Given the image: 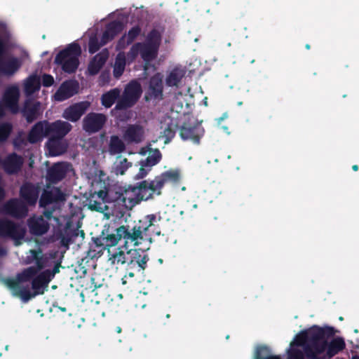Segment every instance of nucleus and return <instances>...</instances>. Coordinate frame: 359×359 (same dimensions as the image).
I'll use <instances>...</instances> for the list:
<instances>
[{"label": "nucleus", "mask_w": 359, "mask_h": 359, "mask_svg": "<svg viewBox=\"0 0 359 359\" xmlns=\"http://www.w3.org/2000/svg\"><path fill=\"white\" fill-rule=\"evenodd\" d=\"M156 222L155 214L147 215L133 226L121 225L111 233H105L103 231L100 236L93 237L92 241L95 247L99 248L98 253H102L104 250L116 245L121 239L124 240L126 245L131 243L134 246H139L143 243H147L148 245L150 242L151 229H153L155 235H161L159 230L155 231Z\"/></svg>", "instance_id": "obj_1"}, {"label": "nucleus", "mask_w": 359, "mask_h": 359, "mask_svg": "<svg viewBox=\"0 0 359 359\" xmlns=\"http://www.w3.org/2000/svg\"><path fill=\"white\" fill-rule=\"evenodd\" d=\"M180 172L177 170H170L156 176L154 180L149 182L144 180L128 189L126 197H130V208L138 204L142 201H147L152 198L154 193L161 194V189L168 182H177L180 180Z\"/></svg>", "instance_id": "obj_2"}, {"label": "nucleus", "mask_w": 359, "mask_h": 359, "mask_svg": "<svg viewBox=\"0 0 359 359\" xmlns=\"http://www.w3.org/2000/svg\"><path fill=\"white\" fill-rule=\"evenodd\" d=\"M336 330L333 327L313 325L310 328L299 332L294 339L291 341L290 347L294 346L303 348L307 359H317L316 347L318 341L324 337H334Z\"/></svg>", "instance_id": "obj_3"}, {"label": "nucleus", "mask_w": 359, "mask_h": 359, "mask_svg": "<svg viewBox=\"0 0 359 359\" xmlns=\"http://www.w3.org/2000/svg\"><path fill=\"white\" fill-rule=\"evenodd\" d=\"M162 41V33L154 28L149 31L142 42L134 43L128 53V57L135 60L140 55L145 66L155 60L158 55Z\"/></svg>", "instance_id": "obj_4"}, {"label": "nucleus", "mask_w": 359, "mask_h": 359, "mask_svg": "<svg viewBox=\"0 0 359 359\" xmlns=\"http://www.w3.org/2000/svg\"><path fill=\"white\" fill-rule=\"evenodd\" d=\"M32 259L28 257V263L35 261L36 266H31L18 273L15 278H7L5 283L8 287L16 288L19 282H29V279L46 266L48 259L41 250H31Z\"/></svg>", "instance_id": "obj_5"}, {"label": "nucleus", "mask_w": 359, "mask_h": 359, "mask_svg": "<svg viewBox=\"0 0 359 359\" xmlns=\"http://www.w3.org/2000/svg\"><path fill=\"white\" fill-rule=\"evenodd\" d=\"M31 281L32 289L33 292H31L28 287H22L21 283L19 282L18 286L16 288L8 287L13 291L14 296L19 297L24 302H27L32 298L37 296L42 295L48 290V284L50 282V279L41 271L29 279Z\"/></svg>", "instance_id": "obj_6"}, {"label": "nucleus", "mask_w": 359, "mask_h": 359, "mask_svg": "<svg viewBox=\"0 0 359 359\" xmlns=\"http://www.w3.org/2000/svg\"><path fill=\"white\" fill-rule=\"evenodd\" d=\"M81 54V48L78 43L74 42L60 50L55 56L54 62L60 66L65 73L76 72L79 65V57Z\"/></svg>", "instance_id": "obj_7"}, {"label": "nucleus", "mask_w": 359, "mask_h": 359, "mask_svg": "<svg viewBox=\"0 0 359 359\" xmlns=\"http://www.w3.org/2000/svg\"><path fill=\"white\" fill-rule=\"evenodd\" d=\"M331 337H324L318 341L316 347L317 359H330L346 348V344L342 337L334 338L328 342V339Z\"/></svg>", "instance_id": "obj_8"}, {"label": "nucleus", "mask_w": 359, "mask_h": 359, "mask_svg": "<svg viewBox=\"0 0 359 359\" xmlns=\"http://www.w3.org/2000/svg\"><path fill=\"white\" fill-rule=\"evenodd\" d=\"M142 93L140 83L137 81H130L125 88L123 93L113 110H126L133 107Z\"/></svg>", "instance_id": "obj_9"}, {"label": "nucleus", "mask_w": 359, "mask_h": 359, "mask_svg": "<svg viewBox=\"0 0 359 359\" xmlns=\"http://www.w3.org/2000/svg\"><path fill=\"white\" fill-rule=\"evenodd\" d=\"M152 242L151 234L150 233V242L149 245L147 243H143L142 248L130 249L129 250V259L128 258V263L126 266V269H131L136 271L144 272L147 267V262L149 260V257L146 252L150 248V245Z\"/></svg>", "instance_id": "obj_10"}, {"label": "nucleus", "mask_w": 359, "mask_h": 359, "mask_svg": "<svg viewBox=\"0 0 359 359\" xmlns=\"http://www.w3.org/2000/svg\"><path fill=\"white\" fill-rule=\"evenodd\" d=\"M6 51L5 41L0 37V74L11 77L22 67V61L15 56L3 57Z\"/></svg>", "instance_id": "obj_11"}, {"label": "nucleus", "mask_w": 359, "mask_h": 359, "mask_svg": "<svg viewBox=\"0 0 359 359\" xmlns=\"http://www.w3.org/2000/svg\"><path fill=\"white\" fill-rule=\"evenodd\" d=\"M26 233L25 228L6 218L0 219V238H11L16 243L23 239Z\"/></svg>", "instance_id": "obj_12"}, {"label": "nucleus", "mask_w": 359, "mask_h": 359, "mask_svg": "<svg viewBox=\"0 0 359 359\" xmlns=\"http://www.w3.org/2000/svg\"><path fill=\"white\" fill-rule=\"evenodd\" d=\"M107 121L105 114L90 112L83 119L82 128L89 134L95 133L102 129Z\"/></svg>", "instance_id": "obj_13"}, {"label": "nucleus", "mask_w": 359, "mask_h": 359, "mask_svg": "<svg viewBox=\"0 0 359 359\" xmlns=\"http://www.w3.org/2000/svg\"><path fill=\"white\" fill-rule=\"evenodd\" d=\"M163 98V76L160 73L151 76L148 82V88L144 95V100H161Z\"/></svg>", "instance_id": "obj_14"}, {"label": "nucleus", "mask_w": 359, "mask_h": 359, "mask_svg": "<svg viewBox=\"0 0 359 359\" xmlns=\"http://www.w3.org/2000/svg\"><path fill=\"white\" fill-rule=\"evenodd\" d=\"M41 187L30 182H24L20 189V197L27 205H34L39 198Z\"/></svg>", "instance_id": "obj_15"}, {"label": "nucleus", "mask_w": 359, "mask_h": 359, "mask_svg": "<svg viewBox=\"0 0 359 359\" xmlns=\"http://www.w3.org/2000/svg\"><path fill=\"white\" fill-rule=\"evenodd\" d=\"M162 158V154L159 149H151L149 151V155L145 160L140 161V165L139 172L136 175L137 179H143L145 177L149 172L151 170V168L158 164Z\"/></svg>", "instance_id": "obj_16"}, {"label": "nucleus", "mask_w": 359, "mask_h": 359, "mask_svg": "<svg viewBox=\"0 0 359 359\" xmlns=\"http://www.w3.org/2000/svg\"><path fill=\"white\" fill-rule=\"evenodd\" d=\"M72 129V126L67 121L57 120L49 123L46 121V133L50 137L64 139Z\"/></svg>", "instance_id": "obj_17"}, {"label": "nucleus", "mask_w": 359, "mask_h": 359, "mask_svg": "<svg viewBox=\"0 0 359 359\" xmlns=\"http://www.w3.org/2000/svg\"><path fill=\"white\" fill-rule=\"evenodd\" d=\"M203 135L204 129L198 124L191 126L184 123L180 130V135L183 140H189L196 144L200 143L201 138Z\"/></svg>", "instance_id": "obj_18"}, {"label": "nucleus", "mask_w": 359, "mask_h": 359, "mask_svg": "<svg viewBox=\"0 0 359 359\" xmlns=\"http://www.w3.org/2000/svg\"><path fill=\"white\" fill-rule=\"evenodd\" d=\"M90 104L88 101L73 104L64 110L62 117L67 121L76 122L86 112Z\"/></svg>", "instance_id": "obj_19"}, {"label": "nucleus", "mask_w": 359, "mask_h": 359, "mask_svg": "<svg viewBox=\"0 0 359 359\" xmlns=\"http://www.w3.org/2000/svg\"><path fill=\"white\" fill-rule=\"evenodd\" d=\"M23 163L22 157L15 152L9 154L3 161L1 160V165L4 172L8 175L18 173L23 165Z\"/></svg>", "instance_id": "obj_20"}, {"label": "nucleus", "mask_w": 359, "mask_h": 359, "mask_svg": "<svg viewBox=\"0 0 359 359\" xmlns=\"http://www.w3.org/2000/svg\"><path fill=\"white\" fill-rule=\"evenodd\" d=\"M4 211L13 217L20 219L27 215L28 209L24 201L13 198L4 204Z\"/></svg>", "instance_id": "obj_21"}, {"label": "nucleus", "mask_w": 359, "mask_h": 359, "mask_svg": "<svg viewBox=\"0 0 359 359\" xmlns=\"http://www.w3.org/2000/svg\"><path fill=\"white\" fill-rule=\"evenodd\" d=\"M27 226L31 234L36 236H43L50 229L49 222L43 216L33 215L27 219Z\"/></svg>", "instance_id": "obj_22"}, {"label": "nucleus", "mask_w": 359, "mask_h": 359, "mask_svg": "<svg viewBox=\"0 0 359 359\" xmlns=\"http://www.w3.org/2000/svg\"><path fill=\"white\" fill-rule=\"evenodd\" d=\"M79 83L74 80H68L64 81L54 95L55 100L57 101L66 100L78 93Z\"/></svg>", "instance_id": "obj_23"}, {"label": "nucleus", "mask_w": 359, "mask_h": 359, "mask_svg": "<svg viewBox=\"0 0 359 359\" xmlns=\"http://www.w3.org/2000/svg\"><path fill=\"white\" fill-rule=\"evenodd\" d=\"M65 201V194L58 187L50 190L44 189L39 198V206L46 208L47 205L57 202Z\"/></svg>", "instance_id": "obj_24"}, {"label": "nucleus", "mask_w": 359, "mask_h": 359, "mask_svg": "<svg viewBox=\"0 0 359 359\" xmlns=\"http://www.w3.org/2000/svg\"><path fill=\"white\" fill-rule=\"evenodd\" d=\"M67 173V165L65 163H57L47 170L46 179L49 184H55L62 181Z\"/></svg>", "instance_id": "obj_25"}, {"label": "nucleus", "mask_w": 359, "mask_h": 359, "mask_svg": "<svg viewBox=\"0 0 359 359\" xmlns=\"http://www.w3.org/2000/svg\"><path fill=\"white\" fill-rule=\"evenodd\" d=\"M19 95V90L15 86L8 88L4 94V107L13 114H16L20 111L18 105Z\"/></svg>", "instance_id": "obj_26"}, {"label": "nucleus", "mask_w": 359, "mask_h": 359, "mask_svg": "<svg viewBox=\"0 0 359 359\" xmlns=\"http://www.w3.org/2000/svg\"><path fill=\"white\" fill-rule=\"evenodd\" d=\"M144 130L139 124H130L123 134L124 140L128 144H139L144 140Z\"/></svg>", "instance_id": "obj_27"}, {"label": "nucleus", "mask_w": 359, "mask_h": 359, "mask_svg": "<svg viewBox=\"0 0 359 359\" xmlns=\"http://www.w3.org/2000/svg\"><path fill=\"white\" fill-rule=\"evenodd\" d=\"M40 102H34L31 100H26L21 110L22 116L25 118L27 123H32L38 118L40 115Z\"/></svg>", "instance_id": "obj_28"}, {"label": "nucleus", "mask_w": 359, "mask_h": 359, "mask_svg": "<svg viewBox=\"0 0 359 359\" xmlns=\"http://www.w3.org/2000/svg\"><path fill=\"white\" fill-rule=\"evenodd\" d=\"M46 133V121H39L35 123L27 135V140L31 144L41 142L43 137H48Z\"/></svg>", "instance_id": "obj_29"}, {"label": "nucleus", "mask_w": 359, "mask_h": 359, "mask_svg": "<svg viewBox=\"0 0 359 359\" xmlns=\"http://www.w3.org/2000/svg\"><path fill=\"white\" fill-rule=\"evenodd\" d=\"M108 192H111V195H108L107 203H122L126 208H130L129 202L130 197H126L128 189L122 190L121 187H109Z\"/></svg>", "instance_id": "obj_30"}, {"label": "nucleus", "mask_w": 359, "mask_h": 359, "mask_svg": "<svg viewBox=\"0 0 359 359\" xmlns=\"http://www.w3.org/2000/svg\"><path fill=\"white\" fill-rule=\"evenodd\" d=\"M48 153L51 156L63 154L67 149V144L62 138L50 137L46 144Z\"/></svg>", "instance_id": "obj_31"}, {"label": "nucleus", "mask_w": 359, "mask_h": 359, "mask_svg": "<svg viewBox=\"0 0 359 359\" xmlns=\"http://www.w3.org/2000/svg\"><path fill=\"white\" fill-rule=\"evenodd\" d=\"M109 57V52L107 49L95 55L90 62L88 71L90 75H96L104 65Z\"/></svg>", "instance_id": "obj_32"}, {"label": "nucleus", "mask_w": 359, "mask_h": 359, "mask_svg": "<svg viewBox=\"0 0 359 359\" xmlns=\"http://www.w3.org/2000/svg\"><path fill=\"white\" fill-rule=\"evenodd\" d=\"M142 32V28L139 25H135L130 28L127 34H124L117 41L116 48L122 50L131 44Z\"/></svg>", "instance_id": "obj_33"}, {"label": "nucleus", "mask_w": 359, "mask_h": 359, "mask_svg": "<svg viewBox=\"0 0 359 359\" xmlns=\"http://www.w3.org/2000/svg\"><path fill=\"white\" fill-rule=\"evenodd\" d=\"M121 97V90L113 88L104 93L101 97V103L106 108H110Z\"/></svg>", "instance_id": "obj_34"}, {"label": "nucleus", "mask_w": 359, "mask_h": 359, "mask_svg": "<svg viewBox=\"0 0 359 359\" xmlns=\"http://www.w3.org/2000/svg\"><path fill=\"white\" fill-rule=\"evenodd\" d=\"M184 71L179 68H174L167 76L165 83L169 87H177L184 76Z\"/></svg>", "instance_id": "obj_35"}, {"label": "nucleus", "mask_w": 359, "mask_h": 359, "mask_svg": "<svg viewBox=\"0 0 359 359\" xmlns=\"http://www.w3.org/2000/svg\"><path fill=\"white\" fill-rule=\"evenodd\" d=\"M126 145L118 135H111L109 143V152L111 155H116L123 152Z\"/></svg>", "instance_id": "obj_36"}, {"label": "nucleus", "mask_w": 359, "mask_h": 359, "mask_svg": "<svg viewBox=\"0 0 359 359\" xmlns=\"http://www.w3.org/2000/svg\"><path fill=\"white\" fill-rule=\"evenodd\" d=\"M254 359H281L280 355H273L271 348L266 345L256 347Z\"/></svg>", "instance_id": "obj_37"}, {"label": "nucleus", "mask_w": 359, "mask_h": 359, "mask_svg": "<svg viewBox=\"0 0 359 359\" xmlns=\"http://www.w3.org/2000/svg\"><path fill=\"white\" fill-rule=\"evenodd\" d=\"M41 86L40 78L36 75H30L25 81V90L28 94L34 93L39 90Z\"/></svg>", "instance_id": "obj_38"}, {"label": "nucleus", "mask_w": 359, "mask_h": 359, "mask_svg": "<svg viewBox=\"0 0 359 359\" xmlns=\"http://www.w3.org/2000/svg\"><path fill=\"white\" fill-rule=\"evenodd\" d=\"M78 236V233L76 230H67L65 232L60 231L57 233V237L60 240V245L62 247L69 249V245L72 243V238Z\"/></svg>", "instance_id": "obj_39"}, {"label": "nucleus", "mask_w": 359, "mask_h": 359, "mask_svg": "<svg viewBox=\"0 0 359 359\" xmlns=\"http://www.w3.org/2000/svg\"><path fill=\"white\" fill-rule=\"evenodd\" d=\"M126 67V57L123 53H118L115 59L113 74L115 78H119Z\"/></svg>", "instance_id": "obj_40"}, {"label": "nucleus", "mask_w": 359, "mask_h": 359, "mask_svg": "<svg viewBox=\"0 0 359 359\" xmlns=\"http://www.w3.org/2000/svg\"><path fill=\"white\" fill-rule=\"evenodd\" d=\"M123 24L119 20H114L106 25L105 30L111 35V37L115 38L123 30Z\"/></svg>", "instance_id": "obj_41"}, {"label": "nucleus", "mask_w": 359, "mask_h": 359, "mask_svg": "<svg viewBox=\"0 0 359 359\" xmlns=\"http://www.w3.org/2000/svg\"><path fill=\"white\" fill-rule=\"evenodd\" d=\"M129 256V250L126 253H124L123 251H119L118 252H115L112 255V256L109 258L110 260H111L113 264H126L127 265L128 263V257Z\"/></svg>", "instance_id": "obj_42"}, {"label": "nucleus", "mask_w": 359, "mask_h": 359, "mask_svg": "<svg viewBox=\"0 0 359 359\" xmlns=\"http://www.w3.org/2000/svg\"><path fill=\"white\" fill-rule=\"evenodd\" d=\"M131 166V163L128 162L126 158H123L118 163L115 164L114 172L116 175H123L126 171Z\"/></svg>", "instance_id": "obj_43"}, {"label": "nucleus", "mask_w": 359, "mask_h": 359, "mask_svg": "<svg viewBox=\"0 0 359 359\" xmlns=\"http://www.w3.org/2000/svg\"><path fill=\"white\" fill-rule=\"evenodd\" d=\"M13 130L10 123H4L0 125V143L7 140Z\"/></svg>", "instance_id": "obj_44"}, {"label": "nucleus", "mask_w": 359, "mask_h": 359, "mask_svg": "<svg viewBox=\"0 0 359 359\" xmlns=\"http://www.w3.org/2000/svg\"><path fill=\"white\" fill-rule=\"evenodd\" d=\"M103 46L97 36H91L88 41V51L90 54H94Z\"/></svg>", "instance_id": "obj_45"}, {"label": "nucleus", "mask_w": 359, "mask_h": 359, "mask_svg": "<svg viewBox=\"0 0 359 359\" xmlns=\"http://www.w3.org/2000/svg\"><path fill=\"white\" fill-rule=\"evenodd\" d=\"M103 201H97L94 199V196H92L89 199L88 208L91 210H95L99 212H103L106 208V205Z\"/></svg>", "instance_id": "obj_46"}, {"label": "nucleus", "mask_w": 359, "mask_h": 359, "mask_svg": "<svg viewBox=\"0 0 359 359\" xmlns=\"http://www.w3.org/2000/svg\"><path fill=\"white\" fill-rule=\"evenodd\" d=\"M287 359H305L304 350L302 351L294 347H290L287 351Z\"/></svg>", "instance_id": "obj_47"}, {"label": "nucleus", "mask_w": 359, "mask_h": 359, "mask_svg": "<svg viewBox=\"0 0 359 359\" xmlns=\"http://www.w3.org/2000/svg\"><path fill=\"white\" fill-rule=\"evenodd\" d=\"M176 125L173 123L168 124L167 127L163 130L164 136L166 138L165 143L170 142L175 135Z\"/></svg>", "instance_id": "obj_48"}, {"label": "nucleus", "mask_w": 359, "mask_h": 359, "mask_svg": "<svg viewBox=\"0 0 359 359\" xmlns=\"http://www.w3.org/2000/svg\"><path fill=\"white\" fill-rule=\"evenodd\" d=\"M60 264L57 263V264H55L54 266V267L52 270L46 269V270L43 271V272L51 281V280L54 278L55 275L60 272Z\"/></svg>", "instance_id": "obj_49"}, {"label": "nucleus", "mask_w": 359, "mask_h": 359, "mask_svg": "<svg viewBox=\"0 0 359 359\" xmlns=\"http://www.w3.org/2000/svg\"><path fill=\"white\" fill-rule=\"evenodd\" d=\"M54 83V79L50 74H44L42 76V85L45 87H50Z\"/></svg>", "instance_id": "obj_50"}, {"label": "nucleus", "mask_w": 359, "mask_h": 359, "mask_svg": "<svg viewBox=\"0 0 359 359\" xmlns=\"http://www.w3.org/2000/svg\"><path fill=\"white\" fill-rule=\"evenodd\" d=\"M111 192H108V189L100 190L97 193V196L103 202H107L108 195H111Z\"/></svg>", "instance_id": "obj_51"}, {"label": "nucleus", "mask_w": 359, "mask_h": 359, "mask_svg": "<svg viewBox=\"0 0 359 359\" xmlns=\"http://www.w3.org/2000/svg\"><path fill=\"white\" fill-rule=\"evenodd\" d=\"M114 39V37H111V35L107 32V31L104 30V32L102 33L100 41L104 46L108 42L112 41Z\"/></svg>", "instance_id": "obj_52"}, {"label": "nucleus", "mask_w": 359, "mask_h": 359, "mask_svg": "<svg viewBox=\"0 0 359 359\" xmlns=\"http://www.w3.org/2000/svg\"><path fill=\"white\" fill-rule=\"evenodd\" d=\"M53 214V210H44L43 212V218L47 220L48 222L52 219Z\"/></svg>", "instance_id": "obj_53"}, {"label": "nucleus", "mask_w": 359, "mask_h": 359, "mask_svg": "<svg viewBox=\"0 0 359 359\" xmlns=\"http://www.w3.org/2000/svg\"><path fill=\"white\" fill-rule=\"evenodd\" d=\"M126 274L125 275L124 278H126L127 276L133 278L137 273H143V272L136 271L131 269H126Z\"/></svg>", "instance_id": "obj_54"}, {"label": "nucleus", "mask_w": 359, "mask_h": 359, "mask_svg": "<svg viewBox=\"0 0 359 359\" xmlns=\"http://www.w3.org/2000/svg\"><path fill=\"white\" fill-rule=\"evenodd\" d=\"M5 115L4 109L2 105L0 104V118Z\"/></svg>", "instance_id": "obj_55"}, {"label": "nucleus", "mask_w": 359, "mask_h": 359, "mask_svg": "<svg viewBox=\"0 0 359 359\" xmlns=\"http://www.w3.org/2000/svg\"><path fill=\"white\" fill-rule=\"evenodd\" d=\"M6 254V251L3 248L0 247V256H3Z\"/></svg>", "instance_id": "obj_56"}, {"label": "nucleus", "mask_w": 359, "mask_h": 359, "mask_svg": "<svg viewBox=\"0 0 359 359\" xmlns=\"http://www.w3.org/2000/svg\"><path fill=\"white\" fill-rule=\"evenodd\" d=\"M358 168H358V165H353L352 166V169H353V170H354V171H358Z\"/></svg>", "instance_id": "obj_57"}, {"label": "nucleus", "mask_w": 359, "mask_h": 359, "mask_svg": "<svg viewBox=\"0 0 359 359\" xmlns=\"http://www.w3.org/2000/svg\"><path fill=\"white\" fill-rule=\"evenodd\" d=\"M77 233H78V234H79V232H77ZM79 233H80V236H81V237L84 238L85 233H84V231H83V230L80 231H79Z\"/></svg>", "instance_id": "obj_58"}, {"label": "nucleus", "mask_w": 359, "mask_h": 359, "mask_svg": "<svg viewBox=\"0 0 359 359\" xmlns=\"http://www.w3.org/2000/svg\"><path fill=\"white\" fill-rule=\"evenodd\" d=\"M91 251H92V245H90V250H89V252H88V253H89V255H90V256H92V257H95V254L91 255V254H90Z\"/></svg>", "instance_id": "obj_59"}, {"label": "nucleus", "mask_w": 359, "mask_h": 359, "mask_svg": "<svg viewBox=\"0 0 359 359\" xmlns=\"http://www.w3.org/2000/svg\"><path fill=\"white\" fill-rule=\"evenodd\" d=\"M351 359H359V355H353Z\"/></svg>", "instance_id": "obj_60"}, {"label": "nucleus", "mask_w": 359, "mask_h": 359, "mask_svg": "<svg viewBox=\"0 0 359 359\" xmlns=\"http://www.w3.org/2000/svg\"><path fill=\"white\" fill-rule=\"evenodd\" d=\"M305 47H306V49H308V50H309V49H310V48H311V46H310V45H309V44H306Z\"/></svg>", "instance_id": "obj_61"}, {"label": "nucleus", "mask_w": 359, "mask_h": 359, "mask_svg": "<svg viewBox=\"0 0 359 359\" xmlns=\"http://www.w3.org/2000/svg\"><path fill=\"white\" fill-rule=\"evenodd\" d=\"M122 283L123 284H126V281L124 280V278H122Z\"/></svg>", "instance_id": "obj_62"}, {"label": "nucleus", "mask_w": 359, "mask_h": 359, "mask_svg": "<svg viewBox=\"0 0 359 359\" xmlns=\"http://www.w3.org/2000/svg\"><path fill=\"white\" fill-rule=\"evenodd\" d=\"M60 310H62V311H66V308H60Z\"/></svg>", "instance_id": "obj_63"}, {"label": "nucleus", "mask_w": 359, "mask_h": 359, "mask_svg": "<svg viewBox=\"0 0 359 359\" xmlns=\"http://www.w3.org/2000/svg\"><path fill=\"white\" fill-rule=\"evenodd\" d=\"M170 317V314H167V315H166V318H169Z\"/></svg>", "instance_id": "obj_64"}]
</instances>
